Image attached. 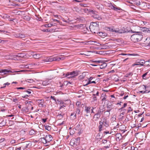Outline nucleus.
Returning a JSON list of instances; mask_svg holds the SVG:
<instances>
[{
  "label": "nucleus",
  "instance_id": "72a5a7b5",
  "mask_svg": "<svg viewBox=\"0 0 150 150\" xmlns=\"http://www.w3.org/2000/svg\"><path fill=\"white\" fill-rule=\"evenodd\" d=\"M60 109H61L65 106V105L63 104V103L62 102H60Z\"/></svg>",
  "mask_w": 150,
  "mask_h": 150
},
{
  "label": "nucleus",
  "instance_id": "2eb2a0df",
  "mask_svg": "<svg viewBox=\"0 0 150 150\" xmlns=\"http://www.w3.org/2000/svg\"><path fill=\"white\" fill-rule=\"evenodd\" d=\"M120 55H125L127 56H138V55L137 54H126L123 53H122L120 54Z\"/></svg>",
  "mask_w": 150,
  "mask_h": 150
},
{
  "label": "nucleus",
  "instance_id": "dca6fc26",
  "mask_svg": "<svg viewBox=\"0 0 150 150\" xmlns=\"http://www.w3.org/2000/svg\"><path fill=\"white\" fill-rule=\"evenodd\" d=\"M101 64H99L100 65V68L101 69H103L105 68L107 66V64L106 63L102 62V63H101Z\"/></svg>",
  "mask_w": 150,
  "mask_h": 150
},
{
  "label": "nucleus",
  "instance_id": "6e6d98bb",
  "mask_svg": "<svg viewBox=\"0 0 150 150\" xmlns=\"http://www.w3.org/2000/svg\"><path fill=\"white\" fill-rule=\"evenodd\" d=\"M93 108H92L91 109H90V112L91 111V113H94L93 111Z\"/></svg>",
  "mask_w": 150,
  "mask_h": 150
},
{
  "label": "nucleus",
  "instance_id": "ddd939ff",
  "mask_svg": "<svg viewBox=\"0 0 150 150\" xmlns=\"http://www.w3.org/2000/svg\"><path fill=\"white\" fill-rule=\"evenodd\" d=\"M16 37L17 38H25V35L24 34H18L16 35Z\"/></svg>",
  "mask_w": 150,
  "mask_h": 150
},
{
  "label": "nucleus",
  "instance_id": "a878e982",
  "mask_svg": "<svg viewBox=\"0 0 150 150\" xmlns=\"http://www.w3.org/2000/svg\"><path fill=\"white\" fill-rule=\"evenodd\" d=\"M8 70L6 69H3L1 70H0V73H4V74H7L8 73H9L8 72Z\"/></svg>",
  "mask_w": 150,
  "mask_h": 150
},
{
  "label": "nucleus",
  "instance_id": "2f4dec72",
  "mask_svg": "<svg viewBox=\"0 0 150 150\" xmlns=\"http://www.w3.org/2000/svg\"><path fill=\"white\" fill-rule=\"evenodd\" d=\"M80 138L79 137H78L75 139V141L78 144H79L80 142Z\"/></svg>",
  "mask_w": 150,
  "mask_h": 150
},
{
  "label": "nucleus",
  "instance_id": "c756f323",
  "mask_svg": "<svg viewBox=\"0 0 150 150\" xmlns=\"http://www.w3.org/2000/svg\"><path fill=\"white\" fill-rule=\"evenodd\" d=\"M134 4H136L137 6H139L140 4V2L139 1H138L137 0H135L134 1Z\"/></svg>",
  "mask_w": 150,
  "mask_h": 150
},
{
  "label": "nucleus",
  "instance_id": "338daca9",
  "mask_svg": "<svg viewBox=\"0 0 150 150\" xmlns=\"http://www.w3.org/2000/svg\"><path fill=\"white\" fill-rule=\"evenodd\" d=\"M51 129V127L49 125H47V130L49 131Z\"/></svg>",
  "mask_w": 150,
  "mask_h": 150
},
{
  "label": "nucleus",
  "instance_id": "f03ea898",
  "mask_svg": "<svg viewBox=\"0 0 150 150\" xmlns=\"http://www.w3.org/2000/svg\"><path fill=\"white\" fill-rule=\"evenodd\" d=\"M99 25L97 22H92L89 26L91 31L93 33H97V30L98 28Z\"/></svg>",
  "mask_w": 150,
  "mask_h": 150
},
{
  "label": "nucleus",
  "instance_id": "0eeeda50",
  "mask_svg": "<svg viewBox=\"0 0 150 150\" xmlns=\"http://www.w3.org/2000/svg\"><path fill=\"white\" fill-rule=\"evenodd\" d=\"M109 6L111 9L117 11H118L119 10H122V9L120 8L117 7L116 5L114 4H110Z\"/></svg>",
  "mask_w": 150,
  "mask_h": 150
},
{
  "label": "nucleus",
  "instance_id": "37998d69",
  "mask_svg": "<svg viewBox=\"0 0 150 150\" xmlns=\"http://www.w3.org/2000/svg\"><path fill=\"white\" fill-rule=\"evenodd\" d=\"M76 105L78 106H80L81 105V103L80 102L78 101L76 103Z\"/></svg>",
  "mask_w": 150,
  "mask_h": 150
},
{
  "label": "nucleus",
  "instance_id": "f257e3e1",
  "mask_svg": "<svg viewBox=\"0 0 150 150\" xmlns=\"http://www.w3.org/2000/svg\"><path fill=\"white\" fill-rule=\"evenodd\" d=\"M136 33L133 34L131 37V40L134 42L140 41L142 38V33L140 32H134Z\"/></svg>",
  "mask_w": 150,
  "mask_h": 150
},
{
  "label": "nucleus",
  "instance_id": "774afa93",
  "mask_svg": "<svg viewBox=\"0 0 150 150\" xmlns=\"http://www.w3.org/2000/svg\"><path fill=\"white\" fill-rule=\"evenodd\" d=\"M108 133H109V131H105L104 132V134H107Z\"/></svg>",
  "mask_w": 150,
  "mask_h": 150
},
{
  "label": "nucleus",
  "instance_id": "e433bc0d",
  "mask_svg": "<svg viewBox=\"0 0 150 150\" xmlns=\"http://www.w3.org/2000/svg\"><path fill=\"white\" fill-rule=\"evenodd\" d=\"M141 87H142L145 90V91H146V92H148L149 91H149H148L147 90H146V86H145V85H143Z\"/></svg>",
  "mask_w": 150,
  "mask_h": 150
},
{
  "label": "nucleus",
  "instance_id": "1a4fd4ad",
  "mask_svg": "<svg viewBox=\"0 0 150 150\" xmlns=\"http://www.w3.org/2000/svg\"><path fill=\"white\" fill-rule=\"evenodd\" d=\"M75 112L76 115L79 117L81 116L82 114V113L81 112L80 109L79 108H78L76 109Z\"/></svg>",
  "mask_w": 150,
  "mask_h": 150
},
{
  "label": "nucleus",
  "instance_id": "4be33fe9",
  "mask_svg": "<svg viewBox=\"0 0 150 150\" xmlns=\"http://www.w3.org/2000/svg\"><path fill=\"white\" fill-rule=\"evenodd\" d=\"M30 101L28 102H27V103L28 104V106L26 108L25 110L26 112H27L28 111V110L29 109V107H31L32 106L31 104H30Z\"/></svg>",
  "mask_w": 150,
  "mask_h": 150
},
{
  "label": "nucleus",
  "instance_id": "473e14b6",
  "mask_svg": "<svg viewBox=\"0 0 150 150\" xmlns=\"http://www.w3.org/2000/svg\"><path fill=\"white\" fill-rule=\"evenodd\" d=\"M147 74H148V72H147L145 73V74H144L142 75V77L143 79H146V75Z\"/></svg>",
  "mask_w": 150,
  "mask_h": 150
},
{
  "label": "nucleus",
  "instance_id": "58836bf2",
  "mask_svg": "<svg viewBox=\"0 0 150 150\" xmlns=\"http://www.w3.org/2000/svg\"><path fill=\"white\" fill-rule=\"evenodd\" d=\"M138 62L140 64H144L145 62L144 60H140L139 62Z\"/></svg>",
  "mask_w": 150,
  "mask_h": 150
},
{
  "label": "nucleus",
  "instance_id": "5701e85b",
  "mask_svg": "<svg viewBox=\"0 0 150 150\" xmlns=\"http://www.w3.org/2000/svg\"><path fill=\"white\" fill-rule=\"evenodd\" d=\"M70 116L71 118H72V119H75L76 118V117L77 116L76 114H75V112L71 113Z\"/></svg>",
  "mask_w": 150,
  "mask_h": 150
},
{
  "label": "nucleus",
  "instance_id": "09e8293b",
  "mask_svg": "<svg viewBox=\"0 0 150 150\" xmlns=\"http://www.w3.org/2000/svg\"><path fill=\"white\" fill-rule=\"evenodd\" d=\"M84 76L83 75H80L79 77V79H83L84 78Z\"/></svg>",
  "mask_w": 150,
  "mask_h": 150
},
{
  "label": "nucleus",
  "instance_id": "49530a36",
  "mask_svg": "<svg viewBox=\"0 0 150 150\" xmlns=\"http://www.w3.org/2000/svg\"><path fill=\"white\" fill-rule=\"evenodd\" d=\"M80 5L81 6H83V7L87 6V4H80Z\"/></svg>",
  "mask_w": 150,
  "mask_h": 150
},
{
  "label": "nucleus",
  "instance_id": "603ef678",
  "mask_svg": "<svg viewBox=\"0 0 150 150\" xmlns=\"http://www.w3.org/2000/svg\"><path fill=\"white\" fill-rule=\"evenodd\" d=\"M11 144H13L16 142V141L15 140H12L10 142Z\"/></svg>",
  "mask_w": 150,
  "mask_h": 150
},
{
  "label": "nucleus",
  "instance_id": "f8f14e48",
  "mask_svg": "<svg viewBox=\"0 0 150 150\" xmlns=\"http://www.w3.org/2000/svg\"><path fill=\"white\" fill-rule=\"evenodd\" d=\"M28 144H27L26 142H24L21 144V147L23 149H25L28 148Z\"/></svg>",
  "mask_w": 150,
  "mask_h": 150
},
{
  "label": "nucleus",
  "instance_id": "4d7b16f0",
  "mask_svg": "<svg viewBox=\"0 0 150 150\" xmlns=\"http://www.w3.org/2000/svg\"><path fill=\"white\" fill-rule=\"evenodd\" d=\"M132 110V108L131 107H129L128 109V112H130V111H131Z\"/></svg>",
  "mask_w": 150,
  "mask_h": 150
},
{
  "label": "nucleus",
  "instance_id": "423d86ee",
  "mask_svg": "<svg viewBox=\"0 0 150 150\" xmlns=\"http://www.w3.org/2000/svg\"><path fill=\"white\" fill-rule=\"evenodd\" d=\"M61 59L60 57L54 58L52 57H47V63L51 62L54 61H59Z\"/></svg>",
  "mask_w": 150,
  "mask_h": 150
},
{
  "label": "nucleus",
  "instance_id": "412c9836",
  "mask_svg": "<svg viewBox=\"0 0 150 150\" xmlns=\"http://www.w3.org/2000/svg\"><path fill=\"white\" fill-rule=\"evenodd\" d=\"M91 107L86 106L85 107V111L87 113H89L90 112Z\"/></svg>",
  "mask_w": 150,
  "mask_h": 150
},
{
  "label": "nucleus",
  "instance_id": "052dcab7",
  "mask_svg": "<svg viewBox=\"0 0 150 150\" xmlns=\"http://www.w3.org/2000/svg\"><path fill=\"white\" fill-rule=\"evenodd\" d=\"M99 35L100 36H103V33L102 32H100L99 33Z\"/></svg>",
  "mask_w": 150,
  "mask_h": 150
},
{
  "label": "nucleus",
  "instance_id": "a19ab883",
  "mask_svg": "<svg viewBox=\"0 0 150 150\" xmlns=\"http://www.w3.org/2000/svg\"><path fill=\"white\" fill-rule=\"evenodd\" d=\"M141 65V66H143L144 65L142 64H132V67H134L135 66Z\"/></svg>",
  "mask_w": 150,
  "mask_h": 150
},
{
  "label": "nucleus",
  "instance_id": "b1692460",
  "mask_svg": "<svg viewBox=\"0 0 150 150\" xmlns=\"http://www.w3.org/2000/svg\"><path fill=\"white\" fill-rule=\"evenodd\" d=\"M64 114L62 113H60V114H59L57 115V117L59 119H62L63 117Z\"/></svg>",
  "mask_w": 150,
  "mask_h": 150
},
{
  "label": "nucleus",
  "instance_id": "7ed1b4c3",
  "mask_svg": "<svg viewBox=\"0 0 150 150\" xmlns=\"http://www.w3.org/2000/svg\"><path fill=\"white\" fill-rule=\"evenodd\" d=\"M78 75L77 72L74 71L71 72H68L66 74V76L68 78H72Z\"/></svg>",
  "mask_w": 150,
  "mask_h": 150
},
{
  "label": "nucleus",
  "instance_id": "6e6552de",
  "mask_svg": "<svg viewBox=\"0 0 150 150\" xmlns=\"http://www.w3.org/2000/svg\"><path fill=\"white\" fill-rule=\"evenodd\" d=\"M57 22L59 23L60 24V22L58 20L52 19L50 21L51 23H52L50 24H47V27H49L51 26L52 25H53V24H56V23H55V22Z\"/></svg>",
  "mask_w": 150,
  "mask_h": 150
},
{
  "label": "nucleus",
  "instance_id": "a18cd8bd",
  "mask_svg": "<svg viewBox=\"0 0 150 150\" xmlns=\"http://www.w3.org/2000/svg\"><path fill=\"white\" fill-rule=\"evenodd\" d=\"M139 92L141 93H149V91L148 92H146V91H139Z\"/></svg>",
  "mask_w": 150,
  "mask_h": 150
},
{
  "label": "nucleus",
  "instance_id": "9b49d317",
  "mask_svg": "<svg viewBox=\"0 0 150 150\" xmlns=\"http://www.w3.org/2000/svg\"><path fill=\"white\" fill-rule=\"evenodd\" d=\"M70 144L71 146H76L78 144L74 139H71L70 142Z\"/></svg>",
  "mask_w": 150,
  "mask_h": 150
},
{
  "label": "nucleus",
  "instance_id": "393cba45",
  "mask_svg": "<svg viewBox=\"0 0 150 150\" xmlns=\"http://www.w3.org/2000/svg\"><path fill=\"white\" fill-rule=\"evenodd\" d=\"M117 139L120 140L121 139V135L120 134L117 133L115 135Z\"/></svg>",
  "mask_w": 150,
  "mask_h": 150
},
{
  "label": "nucleus",
  "instance_id": "f3484780",
  "mask_svg": "<svg viewBox=\"0 0 150 150\" xmlns=\"http://www.w3.org/2000/svg\"><path fill=\"white\" fill-rule=\"evenodd\" d=\"M53 139V137L51 135H47V144H48V142L51 141ZM49 145V144H47V146Z\"/></svg>",
  "mask_w": 150,
  "mask_h": 150
},
{
  "label": "nucleus",
  "instance_id": "69168bd1",
  "mask_svg": "<svg viewBox=\"0 0 150 150\" xmlns=\"http://www.w3.org/2000/svg\"><path fill=\"white\" fill-rule=\"evenodd\" d=\"M97 99V98L96 96L93 97V99L94 100H96Z\"/></svg>",
  "mask_w": 150,
  "mask_h": 150
},
{
  "label": "nucleus",
  "instance_id": "bf43d9fd",
  "mask_svg": "<svg viewBox=\"0 0 150 150\" xmlns=\"http://www.w3.org/2000/svg\"><path fill=\"white\" fill-rule=\"evenodd\" d=\"M17 89H24L25 88L24 87H21L17 88Z\"/></svg>",
  "mask_w": 150,
  "mask_h": 150
},
{
  "label": "nucleus",
  "instance_id": "4468645a",
  "mask_svg": "<svg viewBox=\"0 0 150 150\" xmlns=\"http://www.w3.org/2000/svg\"><path fill=\"white\" fill-rule=\"evenodd\" d=\"M102 123H103V125H104L106 127H107L109 126V122L106 119L104 120L103 122H102Z\"/></svg>",
  "mask_w": 150,
  "mask_h": 150
},
{
  "label": "nucleus",
  "instance_id": "8fccbe9b",
  "mask_svg": "<svg viewBox=\"0 0 150 150\" xmlns=\"http://www.w3.org/2000/svg\"><path fill=\"white\" fill-rule=\"evenodd\" d=\"M107 142V140L106 139H103L102 140V143L104 144L106 143Z\"/></svg>",
  "mask_w": 150,
  "mask_h": 150
},
{
  "label": "nucleus",
  "instance_id": "79ce46f5",
  "mask_svg": "<svg viewBox=\"0 0 150 150\" xmlns=\"http://www.w3.org/2000/svg\"><path fill=\"white\" fill-rule=\"evenodd\" d=\"M61 19L64 22L66 23H69V20H65L63 18H62Z\"/></svg>",
  "mask_w": 150,
  "mask_h": 150
},
{
  "label": "nucleus",
  "instance_id": "bb28decb",
  "mask_svg": "<svg viewBox=\"0 0 150 150\" xmlns=\"http://www.w3.org/2000/svg\"><path fill=\"white\" fill-rule=\"evenodd\" d=\"M40 55L39 54H34L33 55V57L35 59H38L40 57Z\"/></svg>",
  "mask_w": 150,
  "mask_h": 150
},
{
  "label": "nucleus",
  "instance_id": "20e7f679",
  "mask_svg": "<svg viewBox=\"0 0 150 150\" xmlns=\"http://www.w3.org/2000/svg\"><path fill=\"white\" fill-rule=\"evenodd\" d=\"M91 13L92 14V16L94 18L97 19L98 20H101L102 18L100 16H99L98 14L96 13V12L93 10L91 11Z\"/></svg>",
  "mask_w": 150,
  "mask_h": 150
},
{
  "label": "nucleus",
  "instance_id": "ea45409f",
  "mask_svg": "<svg viewBox=\"0 0 150 150\" xmlns=\"http://www.w3.org/2000/svg\"><path fill=\"white\" fill-rule=\"evenodd\" d=\"M11 71V70H8V72L9 73H12V72H21V71Z\"/></svg>",
  "mask_w": 150,
  "mask_h": 150
},
{
  "label": "nucleus",
  "instance_id": "4c0bfd02",
  "mask_svg": "<svg viewBox=\"0 0 150 150\" xmlns=\"http://www.w3.org/2000/svg\"><path fill=\"white\" fill-rule=\"evenodd\" d=\"M47 32H53L55 31V30L53 29H50L49 28H47Z\"/></svg>",
  "mask_w": 150,
  "mask_h": 150
},
{
  "label": "nucleus",
  "instance_id": "6ab92c4d",
  "mask_svg": "<svg viewBox=\"0 0 150 150\" xmlns=\"http://www.w3.org/2000/svg\"><path fill=\"white\" fill-rule=\"evenodd\" d=\"M82 10L85 13H88L89 12L91 13V11L90 8H84L82 9Z\"/></svg>",
  "mask_w": 150,
  "mask_h": 150
},
{
  "label": "nucleus",
  "instance_id": "9d476101",
  "mask_svg": "<svg viewBox=\"0 0 150 150\" xmlns=\"http://www.w3.org/2000/svg\"><path fill=\"white\" fill-rule=\"evenodd\" d=\"M126 32L125 30H122L121 29H119L116 28L115 31V32L117 33H125Z\"/></svg>",
  "mask_w": 150,
  "mask_h": 150
},
{
  "label": "nucleus",
  "instance_id": "0e129e2a",
  "mask_svg": "<svg viewBox=\"0 0 150 150\" xmlns=\"http://www.w3.org/2000/svg\"><path fill=\"white\" fill-rule=\"evenodd\" d=\"M96 42L97 44H96V45H97L99 46V45H101L100 44L99 42Z\"/></svg>",
  "mask_w": 150,
  "mask_h": 150
},
{
  "label": "nucleus",
  "instance_id": "5fc2aeb1",
  "mask_svg": "<svg viewBox=\"0 0 150 150\" xmlns=\"http://www.w3.org/2000/svg\"><path fill=\"white\" fill-rule=\"evenodd\" d=\"M17 56L18 57H23V55L21 54H18Z\"/></svg>",
  "mask_w": 150,
  "mask_h": 150
},
{
  "label": "nucleus",
  "instance_id": "de8ad7c7",
  "mask_svg": "<svg viewBox=\"0 0 150 150\" xmlns=\"http://www.w3.org/2000/svg\"><path fill=\"white\" fill-rule=\"evenodd\" d=\"M69 129H71V131H70V134L73 135L74 134V132H73V131H72V130H71V127H70V128H69Z\"/></svg>",
  "mask_w": 150,
  "mask_h": 150
},
{
  "label": "nucleus",
  "instance_id": "a211bd4d",
  "mask_svg": "<svg viewBox=\"0 0 150 150\" xmlns=\"http://www.w3.org/2000/svg\"><path fill=\"white\" fill-rule=\"evenodd\" d=\"M145 42L147 46H150V37L147 38Z\"/></svg>",
  "mask_w": 150,
  "mask_h": 150
},
{
  "label": "nucleus",
  "instance_id": "680f3d73",
  "mask_svg": "<svg viewBox=\"0 0 150 150\" xmlns=\"http://www.w3.org/2000/svg\"><path fill=\"white\" fill-rule=\"evenodd\" d=\"M101 96L103 97L106 96L105 94V93H103L101 95Z\"/></svg>",
  "mask_w": 150,
  "mask_h": 150
},
{
  "label": "nucleus",
  "instance_id": "cd10ccee",
  "mask_svg": "<svg viewBox=\"0 0 150 150\" xmlns=\"http://www.w3.org/2000/svg\"><path fill=\"white\" fill-rule=\"evenodd\" d=\"M100 125L99 126V131L100 132L102 130V128L103 127V123H102V121H100L99 123Z\"/></svg>",
  "mask_w": 150,
  "mask_h": 150
},
{
  "label": "nucleus",
  "instance_id": "aec40b11",
  "mask_svg": "<svg viewBox=\"0 0 150 150\" xmlns=\"http://www.w3.org/2000/svg\"><path fill=\"white\" fill-rule=\"evenodd\" d=\"M92 62L94 63L98 64H100V63H102L103 62V61L100 60H93Z\"/></svg>",
  "mask_w": 150,
  "mask_h": 150
},
{
  "label": "nucleus",
  "instance_id": "3c124183",
  "mask_svg": "<svg viewBox=\"0 0 150 150\" xmlns=\"http://www.w3.org/2000/svg\"><path fill=\"white\" fill-rule=\"evenodd\" d=\"M127 105V103H124V105H123V107H122V108H121V109H123V108H125Z\"/></svg>",
  "mask_w": 150,
  "mask_h": 150
},
{
  "label": "nucleus",
  "instance_id": "c85d7f7f",
  "mask_svg": "<svg viewBox=\"0 0 150 150\" xmlns=\"http://www.w3.org/2000/svg\"><path fill=\"white\" fill-rule=\"evenodd\" d=\"M41 141L43 144H46L47 143V140L45 138H41Z\"/></svg>",
  "mask_w": 150,
  "mask_h": 150
},
{
  "label": "nucleus",
  "instance_id": "c03bdc74",
  "mask_svg": "<svg viewBox=\"0 0 150 150\" xmlns=\"http://www.w3.org/2000/svg\"><path fill=\"white\" fill-rule=\"evenodd\" d=\"M132 75V73L131 72H130L129 73L126 74V76L127 77H128L129 76Z\"/></svg>",
  "mask_w": 150,
  "mask_h": 150
},
{
  "label": "nucleus",
  "instance_id": "e2e57ef3",
  "mask_svg": "<svg viewBox=\"0 0 150 150\" xmlns=\"http://www.w3.org/2000/svg\"><path fill=\"white\" fill-rule=\"evenodd\" d=\"M106 98V96H105V97H104L102 99V100L103 101L105 100Z\"/></svg>",
  "mask_w": 150,
  "mask_h": 150
},
{
  "label": "nucleus",
  "instance_id": "39448f33",
  "mask_svg": "<svg viewBox=\"0 0 150 150\" xmlns=\"http://www.w3.org/2000/svg\"><path fill=\"white\" fill-rule=\"evenodd\" d=\"M101 111L100 110L96 114H95L93 116L94 120L97 121L100 118L101 116Z\"/></svg>",
  "mask_w": 150,
  "mask_h": 150
},
{
  "label": "nucleus",
  "instance_id": "13d9d810",
  "mask_svg": "<svg viewBox=\"0 0 150 150\" xmlns=\"http://www.w3.org/2000/svg\"><path fill=\"white\" fill-rule=\"evenodd\" d=\"M21 146L19 148H16L15 150H21Z\"/></svg>",
  "mask_w": 150,
  "mask_h": 150
},
{
  "label": "nucleus",
  "instance_id": "c9c22d12",
  "mask_svg": "<svg viewBox=\"0 0 150 150\" xmlns=\"http://www.w3.org/2000/svg\"><path fill=\"white\" fill-rule=\"evenodd\" d=\"M9 84H10V83H9L7 82V83H4V86H3V87H1V88H5L6 87V85L8 86Z\"/></svg>",
  "mask_w": 150,
  "mask_h": 150
},
{
  "label": "nucleus",
  "instance_id": "7c9ffc66",
  "mask_svg": "<svg viewBox=\"0 0 150 150\" xmlns=\"http://www.w3.org/2000/svg\"><path fill=\"white\" fill-rule=\"evenodd\" d=\"M115 29H114V28H108V29L107 30L110 31L115 32Z\"/></svg>",
  "mask_w": 150,
  "mask_h": 150
},
{
  "label": "nucleus",
  "instance_id": "f704fd0d",
  "mask_svg": "<svg viewBox=\"0 0 150 150\" xmlns=\"http://www.w3.org/2000/svg\"><path fill=\"white\" fill-rule=\"evenodd\" d=\"M35 131L33 130H31L29 132V134L30 135H32L35 134Z\"/></svg>",
  "mask_w": 150,
  "mask_h": 150
},
{
  "label": "nucleus",
  "instance_id": "864d4df0",
  "mask_svg": "<svg viewBox=\"0 0 150 150\" xmlns=\"http://www.w3.org/2000/svg\"><path fill=\"white\" fill-rule=\"evenodd\" d=\"M91 83V81L88 80V82L85 85V86H87Z\"/></svg>",
  "mask_w": 150,
  "mask_h": 150
}]
</instances>
